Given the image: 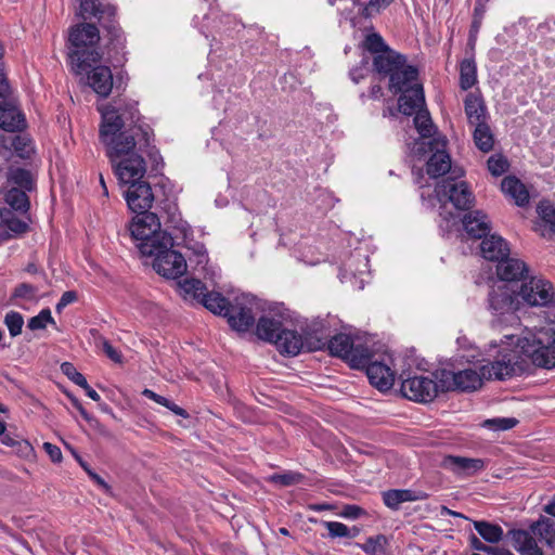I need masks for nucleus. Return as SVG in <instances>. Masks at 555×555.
Instances as JSON below:
<instances>
[{"instance_id":"17","label":"nucleus","mask_w":555,"mask_h":555,"mask_svg":"<svg viewBox=\"0 0 555 555\" xmlns=\"http://www.w3.org/2000/svg\"><path fill=\"white\" fill-rule=\"evenodd\" d=\"M402 94L398 99L399 111L406 115H414L418 109H423L425 105L424 89L417 79L408 82L405 89L400 90Z\"/></svg>"},{"instance_id":"58","label":"nucleus","mask_w":555,"mask_h":555,"mask_svg":"<svg viewBox=\"0 0 555 555\" xmlns=\"http://www.w3.org/2000/svg\"><path fill=\"white\" fill-rule=\"evenodd\" d=\"M142 395L153 401H155L156 403L160 404V405H164L166 406V404H168V400L167 398L154 392L153 390L151 389H144L142 391Z\"/></svg>"},{"instance_id":"48","label":"nucleus","mask_w":555,"mask_h":555,"mask_svg":"<svg viewBox=\"0 0 555 555\" xmlns=\"http://www.w3.org/2000/svg\"><path fill=\"white\" fill-rule=\"evenodd\" d=\"M49 323L55 324V321L51 315V311L49 309H42L39 314L29 319L27 326L31 331L43 330Z\"/></svg>"},{"instance_id":"24","label":"nucleus","mask_w":555,"mask_h":555,"mask_svg":"<svg viewBox=\"0 0 555 555\" xmlns=\"http://www.w3.org/2000/svg\"><path fill=\"white\" fill-rule=\"evenodd\" d=\"M528 273L526 263L519 259L503 258L496 266V274L502 281H518Z\"/></svg>"},{"instance_id":"40","label":"nucleus","mask_w":555,"mask_h":555,"mask_svg":"<svg viewBox=\"0 0 555 555\" xmlns=\"http://www.w3.org/2000/svg\"><path fill=\"white\" fill-rule=\"evenodd\" d=\"M474 141L476 146L482 152H489L493 147V135L487 122H479L474 125Z\"/></svg>"},{"instance_id":"8","label":"nucleus","mask_w":555,"mask_h":555,"mask_svg":"<svg viewBox=\"0 0 555 555\" xmlns=\"http://www.w3.org/2000/svg\"><path fill=\"white\" fill-rule=\"evenodd\" d=\"M80 13L83 18L94 16L106 30L109 43L116 49H122L124 33L116 21V8L99 0H79Z\"/></svg>"},{"instance_id":"23","label":"nucleus","mask_w":555,"mask_h":555,"mask_svg":"<svg viewBox=\"0 0 555 555\" xmlns=\"http://www.w3.org/2000/svg\"><path fill=\"white\" fill-rule=\"evenodd\" d=\"M531 533V531L521 529L511 530L508 534L511 535L513 547L520 555H543V551Z\"/></svg>"},{"instance_id":"13","label":"nucleus","mask_w":555,"mask_h":555,"mask_svg":"<svg viewBox=\"0 0 555 555\" xmlns=\"http://www.w3.org/2000/svg\"><path fill=\"white\" fill-rule=\"evenodd\" d=\"M447 142L443 135H437L428 141L427 151L433 154L427 162L426 171L431 178L441 177L451 169V158L446 151Z\"/></svg>"},{"instance_id":"57","label":"nucleus","mask_w":555,"mask_h":555,"mask_svg":"<svg viewBox=\"0 0 555 555\" xmlns=\"http://www.w3.org/2000/svg\"><path fill=\"white\" fill-rule=\"evenodd\" d=\"M43 449L48 453V455L50 456L52 462H54V463L61 462V460H62V452H61V449L57 446L52 444L50 442H44L43 443Z\"/></svg>"},{"instance_id":"60","label":"nucleus","mask_w":555,"mask_h":555,"mask_svg":"<svg viewBox=\"0 0 555 555\" xmlns=\"http://www.w3.org/2000/svg\"><path fill=\"white\" fill-rule=\"evenodd\" d=\"M486 11H487L486 4L481 0H477L475 9H474L473 18L483 21Z\"/></svg>"},{"instance_id":"62","label":"nucleus","mask_w":555,"mask_h":555,"mask_svg":"<svg viewBox=\"0 0 555 555\" xmlns=\"http://www.w3.org/2000/svg\"><path fill=\"white\" fill-rule=\"evenodd\" d=\"M166 408L178 416H181L183 418L189 417V413L186 412V410L182 409L181 406L177 405L175 402L170 400H168V404H166Z\"/></svg>"},{"instance_id":"45","label":"nucleus","mask_w":555,"mask_h":555,"mask_svg":"<svg viewBox=\"0 0 555 555\" xmlns=\"http://www.w3.org/2000/svg\"><path fill=\"white\" fill-rule=\"evenodd\" d=\"M325 528L328 530L331 538H354L359 533V529L348 528L345 524L338 521H325Z\"/></svg>"},{"instance_id":"2","label":"nucleus","mask_w":555,"mask_h":555,"mask_svg":"<svg viewBox=\"0 0 555 555\" xmlns=\"http://www.w3.org/2000/svg\"><path fill=\"white\" fill-rule=\"evenodd\" d=\"M527 362L517 350H508L500 354L494 361L481 365L479 371L466 369L459 372L441 370L439 380L442 391L460 390L475 391L482 386L483 380H503L522 374Z\"/></svg>"},{"instance_id":"41","label":"nucleus","mask_w":555,"mask_h":555,"mask_svg":"<svg viewBox=\"0 0 555 555\" xmlns=\"http://www.w3.org/2000/svg\"><path fill=\"white\" fill-rule=\"evenodd\" d=\"M8 182L16 184L24 191H31L34 189V179L31 173L23 168H10L8 171Z\"/></svg>"},{"instance_id":"42","label":"nucleus","mask_w":555,"mask_h":555,"mask_svg":"<svg viewBox=\"0 0 555 555\" xmlns=\"http://www.w3.org/2000/svg\"><path fill=\"white\" fill-rule=\"evenodd\" d=\"M8 152L13 149L21 158H28L34 152L31 141L22 134L7 137Z\"/></svg>"},{"instance_id":"19","label":"nucleus","mask_w":555,"mask_h":555,"mask_svg":"<svg viewBox=\"0 0 555 555\" xmlns=\"http://www.w3.org/2000/svg\"><path fill=\"white\" fill-rule=\"evenodd\" d=\"M414 115V125L421 138L415 141L412 152L415 155L423 156L427 152L428 141L426 140L434 138L435 126L427 109H418Z\"/></svg>"},{"instance_id":"43","label":"nucleus","mask_w":555,"mask_h":555,"mask_svg":"<svg viewBox=\"0 0 555 555\" xmlns=\"http://www.w3.org/2000/svg\"><path fill=\"white\" fill-rule=\"evenodd\" d=\"M388 539L384 534L370 537L363 544H359L360 548L369 555H384Z\"/></svg>"},{"instance_id":"20","label":"nucleus","mask_w":555,"mask_h":555,"mask_svg":"<svg viewBox=\"0 0 555 555\" xmlns=\"http://www.w3.org/2000/svg\"><path fill=\"white\" fill-rule=\"evenodd\" d=\"M9 91L10 87L8 86V90L0 95V100H2L0 101V128L9 132H15L25 127V118L15 105L7 102Z\"/></svg>"},{"instance_id":"4","label":"nucleus","mask_w":555,"mask_h":555,"mask_svg":"<svg viewBox=\"0 0 555 555\" xmlns=\"http://www.w3.org/2000/svg\"><path fill=\"white\" fill-rule=\"evenodd\" d=\"M435 192L441 203L439 216L444 221L440 224V228L450 232L453 227L460 224V216L449 211L446 204L450 202L456 209L467 210L473 207L475 197L465 181H456L453 178H447L439 182Z\"/></svg>"},{"instance_id":"55","label":"nucleus","mask_w":555,"mask_h":555,"mask_svg":"<svg viewBox=\"0 0 555 555\" xmlns=\"http://www.w3.org/2000/svg\"><path fill=\"white\" fill-rule=\"evenodd\" d=\"M77 300V293L75 291H67L63 293L59 302L56 304V311L61 312L66 306Z\"/></svg>"},{"instance_id":"46","label":"nucleus","mask_w":555,"mask_h":555,"mask_svg":"<svg viewBox=\"0 0 555 555\" xmlns=\"http://www.w3.org/2000/svg\"><path fill=\"white\" fill-rule=\"evenodd\" d=\"M363 47L365 50L374 54V56L390 49L383 37L377 33L367 35L363 41Z\"/></svg>"},{"instance_id":"35","label":"nucleus","mask_w":555,"mask_h":555,"mask_svg":"<svg viewBox=\"0 0 555 555\" xmlns=\"http://www.w3.org/2000/svg\"><path fill=\"white\" fill-rule=\"evenodd\" d=\"M477 82V66L474 57L464 59L460 64V87L470 89Z\"/></svg>"},{"instance_id":"3","label":"nucleus","mask_w":555,"mask_h":555,"mask_svg":"<svg viewBox=\"0 0 555 555\" xmlns=\"http://www.w3.org/2000/svg\"><path fill=\"white\" fill-rule=\"evenodd\" d=\"M99 40V29L93 24H79L70 29L69 42L74 49L69 51L68 59L76 75L83 74L101 61L102 55L95 48Z\"/></svg>"},{"instance_id":"59","label":"nucleus","mask_w":555,"mask_h":555,"mask_svg":"<svg viewBox=\"0 0 555 555\" xmlns=\"http://www.w3.org/2000/svg\"><path fill=\"white\" fill-rule=\"evenodd\" d=\"M482 21L473 18L469 29V43L474 44L476 41L477 34L481 27Z\"/></svg>"},{"instance_id":"44","label":"nucleus","mask_w":555,"mask_h":555,"mask_svg":"<svg viewBox=\"0 0 555 555\" xmlns=\"http://www.w3.org/2000/svg\"><path fill=\"white\" fill-rule=\"evenodd\" d=\"M538 214L545 225H548L547 233L543 232L542 235L555 234V206L550 203H541L538 206Z\"/></svg>"},{"instance_id":"18","label":"nucleus","mask_w":555,"mask_h":555,"mask_svg":"<svg viewBox=\"0 0 555 555\" xmlns=\"http://www.w3.org/2000/svg\"><path fill=\"white\" fill-rule=\"evenodd\" d=\"M83 73H87L88 85L100 96L109 95L113 88V74L108 66L93 64Z\"/></svg>"},{"instance_id":"34","label":"nucleus","mask_w":555,"mask_h":555,"mask_svg":"<svg viewBox=\"0 0 555 555\" xmlns=\"http://www.w3.org/2000/svg\"><path fill=\"white\" fill-rule=\"evenodd\" d=\"M474 528L479 535L489 543H498L503 538V529L496 524L486 520H475Z\"/></svg>"},{"instance_id":"30","label":"nucleus","mask_w":555,"mask_h":555,"mask_svg":"<svg viewBox=\"0 0 555 555\" xmlns=\"http://www.w3.org/2000/svg\"><path fill=\"white\" fill-rule=\"evenodd\" d=\"M426 498L424 493H415L412 490H388L383 493L385 505L391 509H398L401 503L423 500Z\"/></svg>"},{"instance_id":"6","label":"nucleus","mask_w":555,"mask_h":555,"mask_svg":"<svg viewBox=\"0 0 555 555\" xmlns=\"http://www.w3.org/2000/svg\"><path fill=\"white\" fill-rule=\"evenodd\" d=\"M163 241L154 238L152 243L139 244L143 256L154 257V270L166 279H178L186 272L185 257L175 250L172 236H163Z\"/></svg>"},{"instance_id":"28","label":"nucleus","mask_w":555,"mask_h":555,"mask_svg":"<svg viewBox=\"0 0 555 555\" xmlns=\"http://www.w3.org/2000/svg\"><path fill=\"white\" fill-rule=\"evenodd\" d=\"M465 114L470 125L486 121L487 108L482 99L475 93H468L464 100Z\"/></svg>"},{"instance_id":"50","label":"nucleus","mask_w":555,"mask_h":555,"mask_svg":"<svg viewBox=\"0 0 555 555\" xmlns=\"http://www.w3.org/2000/svg\"><path fill=\"white\" fill-rule=\"evenodd\" d=\"M62 373L79 387H87L86 377L76 370L73 363L64 362L61 365Z\"/></svg>"},{"instance_id":"25","label":"nucleus","mask_w":555,"mask_h":555,"mask_svg":"<svg viewBox=\"0 0 555 555\" xmlns=\"http://www.w3.org/2000/svg\"><path fill=\"white\" fill-rule=\"evenodd\" d=\"M480 249L485 259L498 261V263L509 255L507 243L498 235L486 236L480 244Z\"/></svg>"},{"instance_id":"7","label":"nucleus","mask_w":555,"mask_h":555,"mask_svg":"<svg viewBox=\"0 0 555 555\" xmlns=\"http://www.w3.org/2000/svg\"><path fill=\"white\" fill-rule=\"evenodd\" d=\"M405 63V56L392 49L386 50L373 59L374 69L378 74L389 76V90L392 93L405 89L408 82H413L418 77L417 68Z\"/></svg>"},{"instance_id":"52","label":"nucleus","mask_w":555,"mask_h":555,"mask_svg":"<svg viewBox=\"0 0 555 555\" xmlns=\"http://www.w3.org/2000/svg\"><path fill=\"white\" fill-rule=\"evenodd\" d=\"M302 476L298 473L288 472L285 474H274L271 480L281 486L287 487L298 483Z\"/></svg>"},{"instance_id":"61","label":"nucleus","mask_w":555,"mask_h":555,"mask_svg":"<svg viewBox=\"0 0 555 555\" xmlns=\"http://www.w3.org/2000/svg\"><path fill=\"white\" fill-rule=\"evenodd\" d=\"M470 545L474 550L481 551L487 554L489 553V551H491V546L486 545L474 534L470 537Z\"/></svg>"},{"instance_id":"63","label":"nucleus","mask_w":555,"mask_h":555,"mask_svg":"<svg viewBox=\"0 0 555 555\" xmlns=\"http://www.w3.org/2000/svg\"><path fill=\"white\" fill-rule=\"evenodd\" d=\"M489 555H514L511 551L499 547V546H491V551L488 553Z\"/></svg>"},{"instance_id":"47","label":"nucleus","mask_w":555,"mask_h":555,"mask_svg":"<svg viewBox=\"0 0 555 555\" xmlns=\"http://www.w3.org/2000/svg\"><path fill=\"white\" fill-rule=\"evenodd\" d=\"M4 324L7 325L10 335L15 337L22 333L24 319L20 312L9 311L4 317Z\"/></svg>"},{"instance_id":"5","label":"nucleus","mask_w":555,"mask_h":555,"mask_svg":"<svg viewBox=\"0 0 555 555\" xmlns=\"http://www.w3.org/2000/svg\"><path fill=\"white\" fill-rule=\"evenodd\" d=\"M517 348L531 362L542 369L555 367V328H526L517 340Z\"/></svg>"},{"instance_id":"14","label":"nucleus","mask_w":555,"mask_h":555,"mask_svg":"<svg viewBox=\"0 0 555 555\" xmlns=\"http://www.w3.org/2000/svg\"><path fill=\"white\" fill-rule=\"evenodd\" d=\"M273 344L282 353L288 356H297L305 349L308 351L318 350L325 346V343L321 339L310 341L308 338H304L296 331L292 330L281 332Z\"/></svg>"},{"instance_id":"10","label":"nucleus","mask_w":555,"mask_h":555,"mask_svg":"<svg viewBox=\"0 0 555 555\" xmlns=\"http://www.w3.org/2000/svg\"><path fill=\"white\" fill-rule=\"evenodd\" d=\"M488 309L493 318L492 324L502 325L515 319L519 300L516 293L507 285H499L489 292Z\"/></svg>"},{"instance_id":"11","label":"nucleus","mask_w":555,"mask_h":555,"mask_svg":"<svg viewBox=\"0 0 555 555\" xmlns=\"http://www.w3.org/2000/svg\"><path fill=\"white\" fill-rule=\"evenodd\" d=\"M519 296L531 307L555 308V289L553 284L543 278H531L525 282Z\"/></svg>"},{"instance_id":"15","label":"nucleus","mask_w":555,"mask_h":555,"mask_svg":"<svg viewBox=\"0 0 555 555\" xmlns=\"http://www.w3.org/2000/svg\"><path fill=\"white\" fill-rule=\"evenodd\" d=\"M225 318L229 325L237 332L248 331L255 323L251 302L246 296L236 297L229 307Z\"/></svg>"},{"instance_id":"31","label":"nucleus","mask_w":555,"mask_h":555,"mask_svg":"<svg viewBox=\"0 0 555 555\" xmlns=\"http://www.w3.org/2000/svg\"><path fill=\"white\" fill-rule=\"evenodd\" d=\"M533 535L539 537L550 548L555 550V520L551 518H541L530 526Z\"/></svg>"},{"instance_id":"22","label":"nucleus","mask_w":555,"mask_h":555,"mask_svg":"<svg viewBox=\"0 0 555 555\" xmlns=\"http://www.w3.org/2000/svg\"><path fill=\"white\" fill-rule=\"evenodd\" d=\"M365 372L370 383L379 390H388L392 387L395 375L386 364L378 361H372L365 367Z\"/></svg>"},{"instance_id":"27","label":"nucleus","mask_w":555,"mask_h":555,"mask_svg":"<svg viewBox=\"0 0 555 555\" xmlns=\"http://www.w3.org/2000/svg\"><path fill=\"white\" fill-rule=\"evenodd\" d=\"M501 190L511 196L516 205L522 207L529 203V193L519 179L513 176L505 177L501 182Z\"/></svg>"},{"instance_id":"54","label":"nucleus","mask_w":555,"mask_h":555,"mask_svg":"<svg viewBox=\"0 0 555 555\" xmlns=\"http://www.w3.org/2000/svg\"><path fill=\"white\" fill-rule=\"evenodd\" d=\"M364 514H365V511L362 507H360L358 505H353V504L345 505L340 513V515L343 517L350 518V519H357Z\"/></svg>"},{"instance_id":"33","label":"nucleus","mask_w":555,"mask_h":555,"mask_svg":"<svg viewBox=\"0 0 555 555\" xmlns=\"http://www.w3.org/2000/svg\"><path fill=\"white\" fill-rule=\"evenodd\" d=\"M201 304L212 313L223 317L229 312L231 305L225 297L216 292H206L204 297H202Z\"/></svg>"},{"instance_id":"39","label":"nucleus","mask_w":555,"mask_h":555,"mask_svg":"<svg viewBox=\"0 0 555 555\" xmlns=\"http://www.w3.org/2000/svg\"><path fill=\"white\" fill-rule=\"evenodd\" d=\"M179 288L184 298L195 299L198 302H201L202 297L207 292L205 284L196 279H185L179 283Z\"/></svg>"},{"instance_id":"49","label":"nucleus","mask_w":555,"mask_h":555,"mask_svg":"<svg viewBox=\"0 0 555 555\" xmlns=\"http://www.w3.org/2000/svg\"><path fill=\"white\" fill-rule=\"evenodd\" d=\"M508 166V162L503 155H492L488 159V169L495 177L505 173Z\"/></svg>"},{"instance_id":"21","label":"nucleus","mask_w":555,"mask_h":555,"mask_svg":"<svg viewBox=\"0 0 555 555\" xmlns=\"http://www.w3.org/2000/svg\"><path fill=\"white\" fill-rule=\"evenodd\" d=\"M463 229L472 238H481L490 232L488 216L480 210H474L460 218Z\"/></svg>"},{"instance_id":"1","label":"nucleus","mask_w":555,"mask_h":555,"mask_svg":"<svg viewBox=\"0 0 555 555\" xmlns=\"http://www.w3.org/2000/svg\"><path fill=\"white\" fill-rule=\"evenodd\" d=\"M100 140L120 183L130 184L125 192L129 209L138 214H150L154 194L149 182L142 181L146 173L147 156L156 166L162 159L158 150L151 143L149 130L140 124V113L134 102L114 101L101 109Z\"/></svg>"},{"instance_id":"51","label":"nucleus","mask_w":555,"mask_h":555,"mask_svg":"<svg viewBox=\"0 0 555 555\" xmlns=\"http://www.w3.org/2000/svg\"><path fill=\"white\" fill-rule=\"evenodd\" d=\"M518 421L514 417H501L487 420L485 421L483 426L494 430H507L515 427Z\"/></svg>"},{"instance_id":"29","label":"nucleus","mask_w":555,"mask_h":555,"mask_svg":"<svg viewBox=\"0 0 555 555\" xmlns=\"http://www.w3.org/2000/svg\"><path fill=\"white\" fill-rule=\"evenodd\" d=\"M284 330L280 320L261 317L256 326V334L262 340L274 343L279 334L284 332Z\"/></svg>"},{"instance_id":"64","label":"nucleus","mask_w":555,"mask_h":555,"mask_svg":"<svg viewBox=\"0 0 555 555\" xmlns=\"http://www.w3.org/2000/svg\"><path fill=\"white\" fill-rule=\"evenodd\" d=\"M89 476L103 489L107 490L109 488L108 485L104 481V479L94 472H89Z\"/></svg>"},{"instance_id":"9","label":"nucleus","mask_w":555,"mask_h":555,"mask_svg":"<svg viewBox=\"0 0 555 555\" xmlns=\"http://www.w3.org/2000/svg\"><path fill=\"white\" fill-rule=\"evenodd\" d=\"M440 371L429 375H414L403 378L400 391L402 395L418 403H429L442 391L441 382L439 380Z\"/></svg>"},{"instance_id":"37","label":"nucleus","mask_w":555,"mask_h":555,"mask_svg":"<svg viewBox=\"0 0 555 555\" xmlns=\"http://www.w3.org/2000/svg\"><path fill=\"white\" fill-rule=\"evenodd\" d=\"M4 199L11 209L27 212L29 209V198L26 191L18 188H11L5 194Z\"/></svg>"},{"instance_id":"16","label":"nucleus","mask_w":555,"mask_h":555,"mask_svg":"<svg viewBox=\"0 0 555 555\" xmlns=\"http://www.w3.org/2000/svg\"><path fill=\"white\" fill-rule=\"evenodd\" d=\"M440 466L459 477H470L485 469L486 461L450 454L443 456Z\"/></svg>"},{"instance_id":"12","label":"nucleus","mask_w":555,"mask_h":555,"mask_svg":"<svg viewBox=\"0 0 555 555\" xmlns=\"http://www.w3.org/2000/svg\"><path fill=\"white\" fill-rule=\"evenodd\" d=\"M130 235L139 244L152 243L155 238L163 241L160 236H170L166 231H160V222L156 214H138L129 225Z\"/></svg>"},{"instance_id":"32","label":"nucleus","mask_w":555,"mask_h":555,"mask_svg":"<svg viewBox=\"0 0 555 555\" xmlns=\"http://www.w3.org/2000/svg\"><path fill=\"white\" fill-rule=\"evenodd\" d=\"M354 340L347 334L340 333L333 336L327 343L332 356L341 358L348 362Z\"/></svg>"},{"instance_id":"38","label":"nucleus","mask_w":555,"mask_h":555,"mask_svg":"<svg viewBox=\"0 0 555 555\" xmlns=\"http://www.w3.org/2000/svg\"><path fill=\"white\" fill-rule=\"evenodd\" d=\"M372 357L369 347L353 343L348 363L353 369H365L372 362Z\"/></svg>"},{"instance_id":"56","label":"nucleus","mask_w":555,"mask_h":555,"mask_svg":"<svg viewBox=\"0 0 555 555\" xmlns=\"http://www.w3.org/2000/svg\"><path fill=\"white\" fill-rule=\"evenodd\" d=\"M37 288L30 284L22 283L14 289V296L18 298L31 297L36 294Z\"/></svg>"},{"instance_id":"26","label":"nucleus","mask_w":555,"mask_h":555,"mask_svg":"<svg viewBox=\"0 0 555 555\" xmlns=\"http://www.w3.org/2000/svg\"><path fill=\"white\" fill-rule=\"evenodd\" d=\"M28 230V224L15 217L12 209L0 207V238H9L11 233L21 234Z\"/></svg>"},{"instance_id":"53","label":"nucleus","mask_w":555,"mask_h":555,"mask_svg":"<svg viewBox=\"0 0 555 555\" xmlns=\"http://www.w3.org/2000/svg\"><path fill=\"white\" fill-rule=\"evenodd\" d=\"M99 341L102 346V349L104 351V353L112 360L114 361L115 363H121L122 362V356L121 353L116 350L112 345L111 343L105 339L104 337H100L99 338Z\"/></svg>"},{"instance_id":"36","label":"nucleus","mask_w":555,"mask_h":555,"mask_svg":"<svg viewBox=\"0 0 555 555\" xmlns=\"http://www.w3.org/2000/svg\"><path fill=\"white\" fill-rule=\"evenodd\" d=\"M353 2L360 7L362 17L371 18L386 10L395 0H353Z\"/></svg>"}]
</instances>
